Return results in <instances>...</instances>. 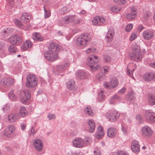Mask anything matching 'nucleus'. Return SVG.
Segmentation results:
<instances>
[{
  "mask_svg": "<svg viewBox=\"0 0 155 155\" xmlns=\"http://www.w3.org/2000/svg\"><path fill=\"white\" fill-rule=\"evenodd\" d=\"M60 50L59 45L54 43H51L49 46V50L44 54L45 58L48 61H53L58 58V53Z\"/></svg>",
  "mask_w": 155,
  "mask_h": 155,
  "instance_id": "f257e3e1",
  "label": "nucleus"
},
{
  "mask_svg": "<svg viewBox=\"0 0 155 155\" xmlns=\"http://www.w3.org/2000/svg\"><path fill=\"white\" fill-rule=\"evenodd\" d=\"M130 55L131 60L136 62L141 61L142 57L140 46L137 45L134 46L133 52L130 53Z\"/></svg>",
  "mask_w": 155,
  "mask_h": 155,
  "instance_id": "f03ea898",
  "label": "nucleus"
},
{
  "mask_svg": "<svg viewBox=\"0 0 155 155\" xmlns=\"http://www.w3.org/2000/svg\"><path fill=\"white\" fill-rule=\"evenodd\" d=\"M90 40V38L87 35H82L77 38V43L79 47L83 48L87 46V42Z\"/></svg>",
  "mask_w": 155,
  "mask_h": 155,
  "instance_id": "7ed1b4c3",
  "label": "nucleus"
},
{
  "mask_svg": "<svg viewBox=\"0 0 155 155\" xmlns=\"http://www.w3.org/2000/svg\"><path fill=\"white\" fill-rule=\"evenodd\" d=\"M27 81L26 86L28 87H32L35 86L37 84L38 79L35 75L30 74L28 75L27 77Z\"/></svg>",
  "mask_w": 155,
  "mask_h": 155,
  "instance_id": "20e7f679",
  "label": "nucleus"
},
{
  "mask_svg": "<svg viewBox=\"0 0 155 155\" xmlns=\"http://www.w3.org/2000/svg\"><path fill=\"white\" fill-rule=\"evenodd\" d=\"M105 116L111 122L116 121L119 117L120 114L116 111H109L104 114Z\"/></svg>",
  "mask_w": 155,
  "mask_h": 155,
  "instance_id": "39448f33",
  "label": "nucleus"
},
{
  "mask_svg": "<svg viewBox=\"0 0 155 155\" xmlns=\"http://www.w3.org/2000/svg\"><path fill=\"white\" fill-rule=\"evenodd\" d=\"M31 97V95L28 90H24L21 91L20 97L21 101L22 103L25 104L26 102L28 101L30 99Z\"/></svg>",
  "mask_w": 155,
  "mask_h": 155,
  "instance_id": "423d86ee",
  "label": "nucleus"
},
{
  "mask_svg": "<svg viewBox=\"0 0 155 155\" xmlns=\"http://www.w3.org/2000/svg\"><path fill=\"white\" fill-rule=\"evenodd\" d=\"M72 145L73 147L78 148L84 147L83 139L80 137H77L74 139L72 141Z\"/></svg>",
  "mask_w": 155,
  "mask_h": 155,
  "instance_id": "0eeeda50",
  "label": "nucleus"
},
{
  "mask_svg": "<svg viewBox=\"0 0 155 155\" xmlns=\"http://www.w3.org/2000/svg\"><path fill=\"white\" fill-rule=\"evenodd\" d=\"M97 57L94 55L89 56L87 60V64L90 68L97 63Z\"/></svg>",
  "mask_w": 155,
  "mask_h": 155,
  "instance_id": "6e6552de",
  "label": "nucleus"
},
{
  "mask_svg": "<svg viewBox=\"0 0 155 155\" xmlns=\"http://www.w3.org/2000/svg\"><path fill=\"white\" fill-rule=\"evenodd\" d=\"M33 145L35 149L38 151H41L43 150V144L40 140L37 139L33 141Z\"/></svg>",
  "mask_w": 155,
  "mask_h": 155,
  "instance_id": "1a4fd4ad",
  "label": "nucleus"
},
{
  "mask_svg": "<svg viewBox=\"0 0 155 155\" xmlns=\"http://www.w3.org/2000/svg\"><path fill=\"white\" fill-rule=\"evenodd\" d=\"M105 18L100 16H97L94 18L92 20V24L94 25L100 26L105 22Z\"/></svg>",
  "mask_w": 155,
  "mask_h": 155,
  "instance_id": "9d476101",
  "label": "nucleus"
},
{
  "mask_svg": "<svg viewBox=\"0 0 155 155\" xmlns=\"http://www.w3.org/2000/svg\"><path fill=\"white\" fill-rule=\"evenodd\" d=\"M145 117L147 121L149 122H155V113L149 110L145 112Z\"/></svg>",
  "mask_w": 155,
  "mask_h": 155,
  "instance_id": "9b49d317",
  "label": "nucleus"
},
{
  "mask_svg": "<svg viewBox=\"0 0 155 155\" xmlns=\"http://www.w3.org/2000/svg\"><path fill=\"white\" fill-rule=\"evenodd\" d=\"M143 135L146 137H150L153 134V131L148 126L143 127L142 129Z\"/></svg>",
  "mask_w": 155,
  "mask_h": 155,
  "instance_id": "f8f14e48",
  "label": "nucleus"
},
{
  "mask_svg": "<svg viewBox=\"0 0 155 155\" xmlns=\"http://www.w3.org/2000/svg\"><path fill=\"white\" fill-rule=\"evenodd\" d=\"M15 82L14 79L11 78H4L2 79L0 81L1 84L7 86H10L14 84Z\"/></svg>",
  "mask_w": 155,
  "mask_h": 155,
  "instance_id": "ddd939ff",
  "label": "nucleus"
},
{
  "mask_svg": "<svg viewBox=\"0 0 155 155\" xmlns=\"http://www.w3.org/2000/svg\"><path fill=\"white\" fill-rule=\"evenodd\" d=\"M8 40L11 44H18L22 42V39L21 37L15 36L11 37Z\"/></svg>",
  "mask_w": 155,
  "mask_h": 155,
  "instance_id": "4468645a",
  "label": "nucleus"
},
{
  "mask_svg": "<svg viewBox=\"0 0 155 155\" xmlns=\"http://www.w3.org/2000/svg\"><path fill=\"white\" fill-rule=\"evenodd\" d=\"M114 31L113 28L110 29L108 31L106 35V40L107 42L111 41L114 36Z\"/></svg>",
  "mask_w": 155,
  "mask_h": 155,
  "instance_id": "2eb2a0df",
  "label": "nucleus"
},
{
  "mask_svg": "<svg viewBox=\"0 0 155 155\" xmlns=\"http://www.w3.org/2000/svg\"><path fill=\"white\" fill-rule=\"evenodd\" d=\"M143 80L147 81L151 80H155V74L153 73H149L144 74L143 77Z\"/></svg>",
  "mask_w": 155,
  "mask_h": 155,
  "instance_id": "dca6fc26",
  "label": "nucleus"
},
{
  "mask_svg": "<svg viewBox=\"0 0 155 155\" xmlns=\"http://www.w3.org/2000/svg\"><path fill=\"white\" fill-rule=\"evenodd\" d=\"M31 19V17L30 15L27 13H24L22 14L20 20L22 22L26 23L29 21Z\"/></svg>",
  "mask_w": 155,
  "mask_h": 155,
  "instance_id": "f3484780",
  "label": "nucleus"
},
{
  "mask_svg": "<svg viewBox=\"0 0 155 155\" xmlns=\"http://www.w3.org/2000/svg\"><path fill=\"white\" fill-rule=\"evenodd\" d=\"M143 36L145 39L150 40L153 37V34L152 31L147 30L144 31Z\"/></svg>",
  "mask_w": 155,
  "mask_h": 155,
  "instance_id": "a211bd4d",
  "label": "nucleus"
},
{
  "mask_svg": "<svg viewBox=\"0 0 155 155\" xmlns=\"http://www.w3.org/2000/svg\"><path fill=\"white\" fill-rule=\"evenodd\" d=\"M110 88L111 89L116 87L119 84V81L117 78L113 77L111 78L110 82Z\"/></svg>",
  "mask_w": 155,
  "mask_h": 155,
  "instance_id": "6ab92c4d",
  "label": "nucleus"
},
{
  "mask_svg": "<svg viewBox=\"0 0 155 155\" xmlns=\"http://www.w3.org/2000/svg\"><path fill=\"white\" fill-rule=\"evenodd\" d=\"M140 145L138 142L134 140L132 143L131 149L134 152H137L140 151Z\"/></svg>",
  "mask_w": 155,
  "mask_h": 155,
  "instance_id": "aec40b11",
  "label": "nucleus"
},
{
  "mask_svg": "<svg viewBox=\"0 0 155 155\" xmlns=\"http://www.w3.org/2000/svg\"><path fill=\"white\" fill-rule=\"evenodd\" d=\"M103 128L101 126H99L97 128L96 132V138L98 139L101 138L104 135Z\"/></svg>",
  "mask_w": 155,
  "mask_h": 155,
  "instance_id": "412c9836",
  "label": "nucleus"
},
{
  "mask_svg": "<svg viewBox=\"0 0 155 155\" xmlns=\"http://www.w3.org/2000/svg\"><path fill=\"white\" fill-rule=\"evenodd\" d=\"M18 119V115L14 113L11 114L8 116V120L11 123L14 122Z\"/></svg>",
  "mask_w": 155,
  "mask_h": 155,
  "instance_id": "4be33fe9",
  "label": "nucleus"
},
{
  "mask_svg": "<svg viewBox=\"0 0 155 155\" xmlns=\"http://www.w3.org/2000/svg\"><path fill=\"white\" fill-rule=\"evenodd\" d=\"M110 70V68L108 66H104L102 68V71H104L103 73L100 74L98 75V76L99 78V79L101 80V79L104 78L105 75L107 74L109 72Z\"/></svg>",
  "mask_w": 155,
  "mask_h": 155,
  "instance_id": "5701e85b",
  "label": "nucleus"
},
{
  "mask_svg": "<svg viewBox=\"0 0 155 155\" xmlns=\"http://www.w3.org/2000/svg\"><path fill=\"white\" fill-rule=\"evenodd\" d=\"M89 126L88 131L90 133H93L94 132L95 129V125L94 121L91 120H90L87 122Z\"/></svg>",
  "mask_w": 155,
  "mask_h": 155,
  "instance_id": "b1692460",
  "label": "nucleus"
},
{
  "mask_svg": "<svg viewBox=\"0 0 155 155\" xmlns=\"http://www.w3.org/2000/svg\"><path fill=\"white\" fill-rule=\"evenodd\" d=\"M32 38L35 41H42L43 40V37L38 33L34 32L32 34Z\"/></svg>",
  "mask_w": 155,
  "mask_h": 155,
  "instance_id": "393cba45",
  "label": "nucleus"
},
{
  "mask_svg": "<svg viewBox=\"0 0 155 155\" xmlns=\"http://www.w3.org/2000/svg\"><path fill=\"white\" fill-rule=\"evenodd\" d=\"M117 133L116 130L114 128L110 127L107 130V134L110 137H113L115 136Z\"/></svg>",
  "mask_w": 155,
  "mask_h": 155,
  "instance_id": "a878e982",
  "label": "nucleus"
},
{
  "mask_svg": "<svg viewBox=\"0 0 155 155\" xmlns=\"http://www.w3.org/2000/svg\"><path fill=\"white\" fill-rule=\"evenodd\" d=\"M32 45L31 42L29 41H26L25 42L21 48V50L22 51L26 50L28 48H30Z\"/></svg>",
  "mask_w": 155,
  "mask_h": 155,
  "instance_id": "bb28decb",
  "label": "nucleus"
},
{
  "mask_svg": "<svg viewBox=\"0 0 155 155\" xmlns=\"http://www.w3.org/2000/svg\"><path fill=\"white\" fill-rule=\"evenodd\" d=\"M135 67V65L133 63H130L128 65L127 67V74H129L130 76H131V73L132 74H133L132 72H133L135 69V68L133 69V68Z\"/></svg>",
  "mask_w": 155,
  "mask_h": 155,
  "instance_id": "cd10ccee",
  "label": "nucleus"
},
{
  "mask_svg": "<svg viewBox=\"0 0 155 155\" xmlns=\"http://www.w3.org/2000/svg\"><path fill=\"white\" fill-rule=\"evenodd\" d=\"M19 114L22 117H25L28 115V112L24 106L21 107L19 111Z\"/></svg>",
  "mask_w": 155,
  "mask_h": 155,
  "instance_id": "c85d7f7f",
  "label": "nucleus"
},
{
  "mask_svg": "<svg viewBox=\"0 0 155 155\" xmlns=\"http://www.w3.org/2000/svg\"><path fill=\"white\" fill-rule=\"evenodd\" d=\"M148 102L150 105H153L155 104V95L153 94H150L148 97Z\"/></svg>",
  "mask_w": 155,
  "mask_h": 155,
  "instance_id": "c756f323",
  "label": "nucleus"
},
{
  "mask_svg": "<svg viewBox=\"0 0 155 155\" xmlns=\"http://www.w3.org/2000/svg\"><path fill=\"white\" fill-rule=\"evenodd\" d=\"M74 81L73 80H70L66 83L67 87L70 90H72L74 88Z\"/></svg>",
  "mask_w": 155,
  "mask_h": 155,
  "instance_id": "7c9ffc66",
  "label": "nucleus"
},
{
  "mask_svg": "<svg viewBox=\"0 0 155 155\" xmlns=\"http://www.w3.org/2000/svg\"><path fill=\"white\" fill-rule=\"evenodd\" d=\"M137 12L136 10H132L130 13L126 15L127 18L129 20H132L136 16Z\"/></svg>",
  "mask_w": 155,
  "mask_h": 155,
  "instance_id": "2f4dec72",
  "label": "nucleus"
},
{
  "mask_svg": "<svg viewBox=\"0 0 155 155\" xmlns=\"http://www.w3.org/2000/svg\"><path fill=\"white\" fill-rule=\"evenodd\" d=\"M74 16L73 15L66 17L64 19V22L65 24H68L72 21H73Z\"/></svg>",
  "mask_w": 155,
  "mask_h": 155,
  "instance_id": "473e14b6",
  "label": "nucleus"
},
{
  "mask_svg": "<svg viewBox=\"0 0 155 155\" xmlns=\"http://www.w3.org/2000/svg\"><path fill=\"white\" fill-rule=\"evenodd\" d=\"M14 22L15 25L18 28L25 30L24 28V25L22 24L18 19H15L14 20Z\"/></svg>",
  "mask_w": 155,
  "mask_h": 155,
  "instance_id": "72a5a7b5",
  "label": "nucleus"
},
{
  "mask_svg": "<svg viewBox=\"0 0 155 155\" xmlns=\"http://www.w3.org/2000/svg\"><path fill=\"white\" fill-rule=\"evenodd\" d=\"M76 76L78 78L82 79L84 78L85 76V74L81 71H78L76 74Z\"/></svg>",
  "mask_w": 155,
  "mask_h": 155,
  "instance_id": "f704fd0d",
  "label": "nucleus"
},
{
  "mask_svg": "<svg viewBox=\"0 0 155 155\" xmlns=\"http://www.w3.org/2000/svg\"><path fill=\"white\" fill-rule=\"evenodd\" d=\"M9 52L11 53H15L17 51V48L13 45H10L8 48Z\"/></svg>",
  "mask_w": 155,
  "mask_h": 155,
  "instance_id": "c9c22d12",
  "label": "nucleus"
},
{
  "mask_svg": "<svg viewBox=\"0 0 155 155\" xmlns=\"http://www.w3.org/2000/svg\"><path fill=\"white\" fill-rule=\"evenodd\" d=\"M84 141V147L86 146V145H88L91 143L92 140L91 138L88 137H86L83 139Z\"/></svg>",
  "mask_w": 155,
  "mask_h": 155,
  "instance_id": "e433bc0d",
  "label": "nucleus"
},
{
  "mask_svg": "<svg viewBox=\"0 0 155 155\" xmlns=\"http://www.w3.org/2000/svg\"><path fill=\"white\" fill-rule=\"evenodd\" d=\"M84 112L86 114L88 115L92 116L93 115V113L90 106H87L84 110Z\"/></svg>",
  "mask_w": 155,
  "mask_h": 155,
  "instance_id": "4c0bfd02",
  "label": "nucleus"
},
{
  "mask_svg": "<svg viewBox=\"0 0 155 155\" xmlns=\"http://www.w3.org/2000/svg\"><path fill=\"white\" fill-rule=\"evenodd\" d=\"M97 50L96 49L93 48H89L86 49L85 51V53L87 54H90L93 52H96Z\"/></svg>",
  "mask_w": 155,
  "mask_h": 155,
  "instance_id": "58836bf2",
  "label": "nucleus"
},
{
  "mask_svg": "<svg viewBox=\"0 0 155 155\" xmlns=\"http://www.w3.org/2000/svg\"><path fill=\"white\" fill-rule=\"evenodd\" d=\"M8 96L9 98L12 100H15L17 98L16 96L14 94L13 91L9 93Z\"/></svg>",
  "mask_w": 155,
  "mask_h": 155,
  "instance_id": "ea45409f",
  "label": "nucleus"
},
{
  "mask_svg": "<svg viewBox=\"0 0 155 155\" xmlns=\"http://www.w3.org/2000/svg\"><path fill=\"white\" fill-rule=\"evenodd\" d=\"M105 97V95L104 94L103 92L101 91L99 94L98 99L100 101L104 100Z\"/></svg>",
  "mask_w": 155,
  "mask_h": 155,
  "instance_id": "a19ab883",
  "label": "nucleus"
},
{
  "mask_svg": "<svg viewBox=\"0 0 155 155\" xmlns=\"http://www.w3.org/2000/svg\"><path fill=\"white\" fill-rule=\"evenodd\" d=\"M137 37V33L136 32H133L129 38L130 41H133L135 40Z\"/></svg>",
  "mask_w": 155,
  "mask_h": 155,
  "instance_id": "79ce46f5",
  "label": "nucleus"
},
{
  "mask_svg": "<svg viewBox=\"0 0 155 155\" xmlns=\"http://www.w3.org/2000/svg\"><path fill=\"white\" fill-rule=\"evenodd\" d=\"M8 130L10 131V133H13L15 130V128L13 125L9 126L8 127Z\"/></svg>",
  "mask_w": 155,
  "mask_h": 155,
  "instance_id": "37998d69",
  "label": "nucleus"
},
{
  "mask_svg": "<svg viewBox=\"0 0 155 155\" xmlns=\"http://www.w3.org/2000/svg\"><path fill=\"white\" fill-rule=\"evenodd\" d=\"M133 27V24H130L127 26L125 30L127 32H129L132 29Z\"/></svg>",
  "mask_w": 155,
  "mask_h": 155,
  "instance_id": "c03bdc74",
  "label": "nucleus"
},
{
  "mask_svg": "<svg viewBox=\"0 0 155 155\" xmlns=\"http://www.w3.org/2000/svg\"><path fill=\"white\" fill-rule=\"evenodd\" d=\"M104 61L106 62H110L111 60L110 56L107 54L104 56Z\"/></svg>",
  "mask_w": 155,
  "mask_h": 155,
  "instance_id": "a18cd8bd",
  "label": "nucleus"
},
{
  "mask_svg": "<svg viewBox=\"0 0 155 155\" xmlns=\"http://www.w3.org/2000/svg\"><path fill=\"white\" fill-rule=\"evenodd\" d=\"M94 153L95 155H100L101 151L100 149L95 148L94 149Z\"/></svg>",
  "mask_w": 155,
  "mask_h": 155,
  "instance_id": "49530a36",
  "label": "nucleus"
},
{
  "mask_svg": "<svg viewBox=\"0 0 155 155\" xmlns=\"http://www.w3.org/2000/svg\"><path fill=\"white\" fill-rule=\"evenodd\" d=\"M74 16V17L73 21H72V22H73V24L75 25L79 24L80 23V20L79 19L76 17L75 16Z\"/></svg>",
  "mask_w": 155,
  "mask_h": 155,
  "instance_id": "de8ad7c7",
  "label": "nucleus"
},
{
  "mask_svg": "<svg viewBox=\"0 0 155 155\" xmlns=\"http://www.w3.org/2000/svg\"><path fill=\"white\" fill-rule=\"evenodd\" d=\"M12 133H10V131L8 129L6 130L4 133V135L6 136L9 137L11 136Z\"/></svg>",
  "mask_w": 155,
  "mask_h": 155,
  "instance_id": "09e8293b",
  "label": "nucleus"
},
{
  "mask_svg": "<svg viewBox=\"0 0 155 155\" xmlns=\"http://www.w3.org/2000/svg\"><path fill=\"white\" fill-rule=\"evenodd\" d=\"M94 66H93L92 67H90L91 69L93 71H96L99 69L101 67V66L99 65H97L95 67Z\"/></svg>",
  "mask_w": 155,
  "mask_h": 155,
  "instance_id": "8fccbe9b",
  "label": "nucleus"
},
{
  "mask_svg": "<svg viewBox=\"0 0 155 155\" xmlns=\"http://www.w3.org/2000/svg\"><path fill=\"white\" fill-rule=\"evenodd\" d=\"M45 18H48L51 15L50 10H45Z\"/></svg>",
  "mask_w": 155,
  "mask_h": 155,
  "instance_id": "3c124183",
  "label": "nucleus"
},
{
  "mask_svg": "<svg viewBox=\"0 0 155 155\" xmlns=\"http://www.w3.org/2000/svg\"><path fill=\"white\" fill-rule=\"evenodd\" d=\"M67 68L65 66H64V65H62L61 66H59L58 68V70L60 72L63 71L64 70L66 69Z\"/></svg>",
  "mask_w": 155,
  "mask_h": 155,
  "instance_id": "603ef678",
  "label": "nucleus"
},
{
  "mask_svg": "<svg viewBox=\"0 0 155 155\" xmlns=\"http://www.w3.org/2000/svg\"><path fill=\"white\" fill-rule=\"evenodd\" d=\"M71 155H85V154L81 152L78 153L73 152H71Z\"/></svg>",
  "mask_w": 155,
  "mask_h": 155,
  "instance_id": "864d4df0",
  "label": "nucleus"
},
{
  "mask_svg": "<svg viewBox=\"0 0 155 155\" xmlns=\"http://www.w3.org/2000/svg\"><path fill=\"white\" fill-rule=\"evenodd\" d=\"M48 117L49 120L55 119V116L54 114H49Z\"/></svg>",
  "mask_w": 155,
  "mask_h": 155,
  "instance_id": "5fc2aeb1",
  "label": "nucleus"
},
{
  "mask_svg": "<svg viewBox=\"0 0 155 155\" xmlns=\"http://www.w3.org/2000/svg\"><path fill=\"white\" fill-rule=\"evenodd\" d=\"M104 86L106 88H107L109 89H111V88H110V84H108L107 82H104Z\"/></svg>",
  "mask_w": 155,
  "mask_h": 155,
  "instance_id": "6e6d98bb",
  "label": "nucleus"
},
{
  "mask_svg": "<svg viewBox=\"0 0 155 155\" xmlns=\"http://www.w3.org/2000/svg\"><path fill=\"white\" fill-rule=\"evenodd\" d=\"M126 3L125 0H119L118 2L119 5H124Z\"/></svg>",
  "mask_w": 155,
  "mask_h": 155,
  "instance_id": "4d7b16f0",
  "label": "nucleus"
},
{
  "mask_svg": "<svg viewBox=\"0 0 155 155\" xmlns=\"http://www.w3.org/2000/svg\"><path fill=\"white\" fill-rule=\"evenodd\" d=\"M126 91V89L125 88H123L118 91V93L120 94H123Z\"/></svg>",
  "mask_w": 155,
  "mask_h": 155,
  "instance_id": "13d9d810",
  "label": "nucleus"
},
{
  "mask_svg": "<svg viewBox=\"0 0 155 155\" xmlns=\"http://www.w3.org/2000/svg\"><path fill=\"white\" fill-rule=\"evenodd\" d=\"M9 3L11 7H12L13 6L14 0H7Z\"/></svg>",
  "mask_w": 155,
  "mask_h": 155,
  "instance_id": "bf43d9fd",
  "label": "nucleus"
},
{
  "mask_svg": "<svg viewBox=\"0 0 155 155\" xmlns=\"http://www.w3.org/2000/svg\"><path fill=\"white\" fill-rule=\"evenodd\" d=\"M26 124H21V129L22 130H24L26 128Z\"/></svg>",
  "mask_w": 155,
  "mask_h": 155,
  "instance_id": "052dcab7",
  "label": "nucleus"
},
{
  "mask_svg": "<svg viewBox=\"0 0 155 155\" xmlns=\"http://www.w3.org/2000/svg\"><path fill=\"white\" fill-rule=\"evenodd\" d=\"M64 66H65L66 68H67L69 65V61L68 60L66 61H65L64 64Z\"/></svg>",
  "mask_w": 155,
  "mask_h": 155,
  "instance_id": "680f3d73",
  "label": "nucleus"
},
{
  "mask_svg": "<svg viewBox=\"0 0 155 155\" xmlns=\"http://www.w3.org/2000/svg\"><path fill=\"white\" fill-rule=\"evenodd\" d=\"M118 153V155H128L126 153L122 151H120Z\"/></svg>",
  "mask_w": 155,
  "mask_h": 155,
  "instance_id": "e2e57ef3",
  "label": "nucleus"
},
{
  "mask_svg": "<svg viewBox=\"0 0 155 155\" xmlns=\"http://www.w3.org/2000/svg\"><path fill=\"white\" fill-rule=\"evenodd\" d=\"M9 107L8 105H5L3 108V110L4 111H5L8 109Z\"/></svg>",
  "mask_w": 155,
  "mask_h": 155,
  "instance_id": "0e129e2a",
  "label": "nucleus"
},
{
  "mask_svg": "<svg viewBox=\"0 0 155 155\" xmlns=\"http://www.w3.org/2000/svg\"><path fill=\"white\" fill-rule=\"evenodd\" d=\"M150 66L152 67L155 68V61L153 63H150Z\"/></svg>",
  "mask_w": 155,
  "mask_h": 155,
  "instance_id": "69168bd1",
  "label": "nucleus"
},
{
  "mask_svg": "<svg viewBox=\"0 0 155 155\" xmlns=\"http://www.w3.org/2000/svg\"><path fill=\"white\" fill-rule=\"evenodd\" d=\"M86 12L85 10H81L79 12L80 14L81 15H84L86 13Z\"/></svg>",
  "mask_w": 155,
  "mask_h": 155,
  "instance_id": "338daca9",
  "label": "nucleus"
},
{
  "mask_svg": "<svg viewBox=\"0 0 155 155\" xmlns=\"http://www.w3.org/2000/svg\"><path fill=\"white\" fill-rule=\"evenodd\" d=\"M122 129L124 134H125L127 132V130L126 128L125 127H122Z\"/></svg>",
  "mask_w": 155,
  "mask_h": 155,
  "instance_id": "774afa93",
  "label": "nucleus"
}]
</instances>
